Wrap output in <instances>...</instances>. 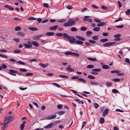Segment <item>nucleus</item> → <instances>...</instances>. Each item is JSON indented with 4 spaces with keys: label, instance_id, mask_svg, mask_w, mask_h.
Here are the masks:
<instances>
[{
    "label": "nucleus",
    "instance_id": "f257e3e1",
    "mask_svg": "<svg viewBox=\"0 0 130 130\" xmlns=\"http://www.w3.org/2000/svg\"><path fill=\"white\" fill-rule=\"evenodd\" d=\"M13 118V117L12 116L5 118L4 121L3 126L1 129L2 130H5L7 129L9 123L12 121Z\"/></svg>",
    "mask_w": 130,
    "mask_h": 130
},
{
    "label": "nucleus",
    "instance_id": "f03ea898",
    "mask_svg": "<svg viewBox=\"0 0 130 130\" xmlns=\"http://www.w3.org/2000/svg\"><path fill=\"white\" fill-rule=\"evenodd\" d=\"M63 37L66 38L67 40H69V42L73 44L75 42V38L73 36H70L67 34L65 33L63 34Z\"/></svg>",
    "mask_w": 130,
    "mask_h": 130
},
{
    "label": "nucleus",
    "instance_id": "7ed1b4c3",
    "mask_svg": "<svg viewBox=\"0 0 130 130\" xmlns=\"http://www.w3.org/2000/svg\"><path fill=\"white\" fill-rule=\"evenodd\" d=\"M75 20L74 19H70L68 20L67 22L64 23L63 25L65 27L72 26L75 24Z\"/></svg>",
    "mask_w": 130,
    "mask_h": 130
},
{
    "label": "nucleus",
    "instance_id": "20e7f679",
    "mask_svg": "<svg viewBox=\"0 0 130 130\" xmlns=\"http://www.w3.org/2000/svg\"><path fill=\"white\" fill-rule=\"evenodd\" d=\"M64 54L65 55H71L74 56L76 57H78L79 56V54L77 53L71 52L69 51H68L64 53Z\"/></svg>",
    "mask_w": 130,
    "mask_h": 130
},
{
    "label": "nucleus",
    "instance_id": "39448f33",
    "mask_svg": "<svg viewBox=\"0 0 130 130\" xmlns=\"http://www.w3.org/2000/svg\"><path fill=\"white\" fill-rule=\"evenodd\" d=\"M28 44L26 43H23V44L25 47L26 48H31L32 47V45L31 44V42L30 41H27Z\"/></svg>",
    "mask_w": 130,
    "mask_h": 130
},
{
    "label": "nucleus",
    "instance_id": "423d86ee",
    "mask_svg": "<svg viewBox=\"0 0 130 130\" xmlns=\"http://www.w3.org/2000/svg\"><path fill=\"white\" fill-rule=\"evenodd\" d=\"M116 43V42H108L104 44L103 45L104 47H107L114 45Z\"/></svg>",
    "mask_w": 130,
    "mask_h": 130
},
{
    "label": "nucleus",
    "instance_id": "0eeeda50",
    "mask_svg": "<svg viewBox=\"0 0 130 130\" xmlns=\"http://www.w3.org/2000/svg\"><path fill=\"white\" fill-rule=\"evenodd\" d=\"M56 116V115L55 114L53 115L46 117L45 119L46 120L52 119L55 118Z\"/></svg>",
    "mask_w": 130,
    "mask_h": 130
},
{
    "label": "nucleus",
    "instance_id": "6e6552de",
    "mask_svg": "<svg viewBox=\"0 0 130 130\" xmlns=\"http://www.w3.org/2000/svg\"><path fill=\"white\" fill-rule=\"evenodd\" d=\"M121 35L120 34H117L114 36V37L115 38L114 39V40L115 41H119L120 40V37Z\"/></svg>",
    "mask_w": 130,
    "mask_h": 130
},
{
    "label": "nucleus",
    "instance_id": "1a4fd4ad",
    "mask_svg": "<svg viewBox=\"0 0 130 130\" xmlns=\"http://www.w3.org/2000/svg\"><path fill=\"white\" fill-rule=\"evenodd\" d=\"M71 66L70 65L68 66L66 69L68 71L70 72H73L74 71V70L73 69L71 68Z\"/></svg>",
    "mask_w": 130,
    "mask_h": 130
},
{
    "label": "nucleus",
    "instance_id": "9d476101",
    "mask_svg": "<svg viewBox=\"0 0 130 130\" xmlns=\"http://www.w3.org/2000/svg\"><path fill=\"white\" fill-rule=\"evenodd\" d=\"M54 125L53 123H51L50 124L47 126H44V128L45 129H47L49 128H51L53 127Z\"/></svg>",
    "mask_w": 130,
    "mask_h": 130
},
{
    "label": "nucleus",
    "instance_id": "9b49d317",
    "mask_svg": "<svg viewBox=\"0 0 130 130\" xmlns=\"http://www.w3.org/2000/svg\"><path fill=\"white\" fill-rule=\"evenodd\" d=\"M108 109L107 108H106L105 109L103 112V116L105 117L107 115L108 112Z\"/></svg>",
    "mask_w": 130,
    "mask_h": 130
},
{
    "label": "nucleus",
    "instance_id": "f8f14e48",
    "mask_svg": "<svg viewBox=\"0 0 130 130\" xmlns=\"http://www.w3.org/2000/svg\"><path fill=\"white\" fill-rule=\"evenodd\" d=\"M75 37L76 38L82 41H84L85 40V38H84L79 36H76Z\"/></svg>",
    "mask_w": 130,
    "mask_h": 130
},
{
    "label": "nucleus",
    "instance_id": "ddd939ff",
    "mask_svg": "<svg viewBox=\"0 0 130 130\" xmlns=\"http://www.w3.org/2000/svg\"><path fill=\"white\" fill-rule=\"evenodd\" d=\"M26 123L25 121H24L23 122V123L21 124L20 126V129L21 130H23L24 127V124Z\"/></svg>",
    "mask_w": 130,
    "mask_h": 130
},
{
    "label": "nucleus",
    "instance_id": "4468645a",
    "mask_svg": "<svg viewBox=\"0 0 130 130\" xmlns=\"http://www.w3.org/2000/svg\"><path fill=\"white\" fill-rule=\"evenodd\" d=\"M58 25H56L54 26H52L49 27V29L50 30H55L58 27Z\"/></svg>",
    "mask_w": 130,
    "mask_h": 130
},
{
    "label": "nucleus",
    "instance_id": "2eb2a0df",
    "mask_svg": "<svg viewBox=\"0 0 130 130\" xmlns=\"http://www.w3.org/2000/svg\"><path fill=\"white\" fill-rule=\"evenodd\" d=\"M17 34L18 36H21L22 37H24L25 35V34L24 32L21 31L18 32Z\"/></svg>",
    "mask_w": 130,
    "mask_h": 130
},
{
    "label": "nucleus",
    "instance_id": "dca6fc26",
    "mask_svg": "<svg viewBox=\"0 0 130 130\" xmlns=\"http://www.w3.org/2000/svg\"><path fill=\"white\" fill-rule=\"evenodd\" d=\"M78 80L79 81L84 84H85L86 82V80H85L84 79L82 78H78Z\"/></svg>",
    "mask_w": 130,
    "mask_h": 130
},
{
    "label": "nucleus",
    "instance_id": "f3484780",
    "mask_svg": "<svg viewBox=\"0 0 130 130\" xmlns=\"http://www.w3.org/2000/svg\"><path fill=\"white\" fill-rule=\"evenodd\" d=\"M87 59L88 60H90L92 61H97V59L95 58H92L91 57H88Z\"/></svg>",
    "mask_w": 130,
    "mask_h": 130
},
{
    "label": "nucleus",
    "instance_id": "a211bd4d",
    "mask_svg": "<svg viewBox=\"0 0 130 130\" xmlns=\"http://www.w3.org/2000/svg\"><path fill=\"white\" fill-rule=\"evenodd\" d=\"M31 44H33L34 46L36 47H38V43L36 41H32L31 42Z\"/></svg>",
    "mask_w": 130,
    "mask_h": 130
},
{
    "label": "nucleus",
    "instance_id": "6ab92c4d",
    "mask_svg": "<svg viewBox=\"0 0 130 130\" xmlns=\"http://www.w3.org/2000/svg\"><path fill=\"white\" fill-rule=\"evenodd\" d=\"M4 7L8 8L10 10H13L14 9L13 8L10 7V6L9 5H6L4 6Z\"/></svg>",
    "mask_w": 130,
    "mask_h": 130
},
{
    "label": "nucleus",
    "instance_id": "aec40b11",
    "mask_svg": "<svg viewBox=\"0 0 130 130\" xmlns=\"http://www.w3.org/2000/svg\"><path fill=\"white\" fill-rule=\"evenodd\" d=\"M29 29L32 31H36L38 30V29L35 27H29Z\"/></svg>",
    "mask_w": 130,
    "mask_h": 130
},
{
    "label": "nucleus",
    "instance_id": "412c9836",
    "mask_svg": "<svg viewBox=\"0 0 130 130\" xmlns=\"http://www.w3.org/2000/svg\"><path fill=\"white\" fill-rule=\"evenodd\" d=\"M65 111H62L60 112H58L56 113L58 115H59L61 116L62 115H63L65 113Z\"/></svg>",
    "mask_w": 130,
    "mask_h": 130
},
{
    "label": "nucleus",
    "instance_id": "4be33fe9",
    "mask_svg": "<svg viewBox=\"0 0 130 130\" xmlns=\"http://www.w3.org/2000/svg\"><path fill=\"white\" fill-rule=\"evenodd\" d=\"M74 101L77 102L79 104H80V103L82 104H84V102L82 101H80L79 100L77 99H75Z\"/></svg>",
    "mask_w": 130,
    "mask_h": 130
},
{
    "label": "nucleus",
    "instance_id": "5701e85b",
    "mask_svg": "<svg viewBox=\"0 0 130 130\" xmlns=\"http://www.w3.org/2000/svg\"><path fill=\"white\" fill-rule=\"evenodd\" d=\"M54 34V33L52 32H48L46 33V35L48 36H52Z\"/></svg>",
    "mask_w": 130,
    "mask_h": 130
},
{
    "label": "nucleus",
    "instance_id": "b1692460",
    "mask_svg": "<svg viewBox=\"0 0 130 130\" xmlns=\"http://www.w3.org/2000/svg\"><path fill=\"white\" fill-rule=\"evenodd\" d=\"M9 71L10 72H8V73L10 74V73L11 74L12 73H17V71L15 70H9Z\"/></svg>",
    "mask_w": 130,
    "mask_h": 130
},
{
    "label": "nucleus",
    "instance_id": "393cba45",
    "mask_svg": "<svg viewBox=\"0 0 130 130\" xmlns=\"http://www.w3.org/2000/svg\"><path fill=\"white\" fill-rule=\"evenodd\" d=\"M99 23L97 25V26L98 27H100L102 26H104L106 24V23L104 22H102Z\"/></svg>",
    "mask_w": 130,
    "mask_h": 130
},
{
    "label": "nucleus",
    "instance_id": "a878e982",
    "mask_svg": "<svg viewBox=\"0 0 130 130\" xmlns=\"http://www.w3.org/2000/svg\"><path fill=\"white\" fill-rule=\"evenodd\" d=\"M39 65H41L42 67L43 68H45L48 66V63H47L46 64H42V63H40L39 64Z\"/></svg>",
    "mask_w": 130,
    "mask_h": 130
},
{
    "label": "nucleus",
    "instance_id": "bb28decb",
    "mask_svg": "<svg viewBox=\"0 0 130 130\" xmlns=\"http://www.w3.org/2000/svg\"><path fill=\"white\" fill-rule=\"evenodd\" d=\"M108 41V39L107 38L101 39L100 40V41L102 42H105Z\"/></svg>",
    "mask_w": 130,
    "mask_h": 130
},
{
    "label": "nucleus",
    "instance_id": "cd10ccee",
    "mask_svg": "<svg viewBox=\"0 0 130 130\" xmlns=\"http://www.w3.org/2000/svg\"><path fill=\"white\" fill-rule=\"evenodd\" d=\"M75 42L77 44H82L83 43V42L80 40H77L75 41Z\"/></svg>",
    "mask_w": 130,
    "mask_h": 130
},
{
    "label": "nucleus",
    "instance_id": "c85d7f7f",
    "mask_svg": "<svg viewBox=\"0 0 130 130\" xmlns=\"http://www.w3.org/2000/svg\"><path fill=\"white\" fill-rule=\"evenodd\" d=\"M102 68L104 69H109L110 67L108 65H104L102 66Z\"/></svg>",
    "mask_w": 130,
    "mask_h": 130
},
{
    "label": "nucleus",
    "instance_id": "c756f323",
    "mask_svg": "<svg viewBox=\"0 0 130 130\" xmlns=\"http://www.w3.org/2000/svg\"><path fill=\"white\" fill-rule=\"evenodd\" d=\"M105 120L103 118H101L100 120V122L101 124H103Z\"/></svg>",
    "mask_w": 130,
    "mask_h": 130
},
{
    "label": "nucleus",
    "instance_id": "7c9ffc66",
    "mask_svg": "<svg viewBox=\"0 0 130 130\" xmlns=\"http://www.w3.org/2000/svg\"><path fill=\"white\" fill-rule=\"evenodd\" d=\"M93 30L95 31H99L100 30V28L98 27H96L93 28Z\"/></svg>",
    "mask_w": 130,
    "mask_h": 130
},
{
    "label": "nucleus",
    "instance_id": "2f4dec72",
    "mask_svg": "<svg viewBox=\"0 0 130 130\" xmlns=\"http://www.w3.org/2000/svg\"><path fill=\"white\" fill-rule=\"evenodd\" d=\"M92 71L95 72H100L101 71V69H92Z\"/></svg>",
    "mask_w": 130,
    "mask_h": 130
},
{
    "label": "nucleus",
    "instance_id": "473e14b6",
    "mask_svg": "<svg viewBox=\"0 0 130 130\" xmlns=\"http://www.w3.org/2000/svg\"><path fill=\"white\" fill-rule=\"evenodd\" d=\"M87 77L91 79H95V77L94 76L91 75H88Z\"/></svg>",
    "mask_w": 130,
    "mask_h": 130
},
{
    "label": "nucleus",
    "instance_id": "72a5a7b5",
    "mask_svg": "<svg viewBox=\"0 0 130 130\" xmlns=\"http://www.w3.org/2000/svg\"><path fill=\"white\" fill-rule=\"evenodd\" d=\"M77 30V29L75 27H72L71 29V30L72 31H75Z\"/></svg>",
    "mask_w": 130,
    "mask_h": 130
},
{
    "label": "nucleus",
    "instance_id": "f704fd0d",
    "mask_svg": "<svg viewBox=\"0 0 130 130\" xmlns=\"http://www.w3.org/2000/svg\"><path fill=\"white\" fill-rule=\"evenodd\" d=\"M80 29L82 31H85L87 30V28L85 27H82L80 28Z\"/></svg>",
    "mask_w": 130,
    "mask_h": 130
},
{
    "label": "nucleus",
    "instance_id": "c9c22d12",
    "mask_svg": "<svg viewBox=\"0 0 130 130\" xmlns=\"http://www.w3.org/2000/svg\"><path fill=\"white\" fill-rule=\"evenodd\" d=\"M21 28L19 26H17L15 28V31H19L21 30Z\"/></svg>",
    "mask_w": 130,
    "mask_h": 130
},
{
    "label": "nucleus",
    "instance_id": "e433bc0d",
    "mask_svg": "<svg viewBox=\"0 0 130 130\" xmlns=\"http://www.w3.org/2000/svg\"><path fill=\"white\" fill-rule=\"evenodd\" d=\"M90 84L92 85H98V83L94 82H90Z\"/></svg>",
    "mask_w": 130,
    "mask_h": 130
},
{
    "label": "nucleus",
    "instance_id": "4c0bfd02",
    "mask_svg": "<svg viewBox=\"0 0 130 130\" xmlns=\"http://www.w3.org/2000/svg\"><path fill=\"white\" fill-rule=\"evenodd\" d=\"M98 36H94L92 37V38L93 40H97L98 39Z\"/></svg>",
    "mask_w": 130,
    "mask_h": 130
},
{
    "label": "nucleus",
    "instance_id": "58836bf2",
    "mask_svg": "<svg viewBox=\"0 0 130 130\" xmlns=\"http://www.w3.org/2000/svg\"><path fill=\"white\" fill-rule=\"evenodd\" d=\"M94 67V66L92 65H89L87 66V68L88 69H91Z\"/></svg>",
    "mask_w": 130,
    "mask_h": 130
},
{
    "label": "nucleus",
    "instance_id": "ea45409f",
    "mask_svg": "<svg viewBox=\"0 0 130 130\" xmlns=\"http://www.w3.org/2000/svg\"><path fill=\"white\" fill-rule=\"evenodd\" d=\"M37 18H34L32 17H31L30 18H29L28 19V20H36Z\"/></svg>",
    "mask_w": 130,
    "mask_h": 130
},
{
    "label": "nucleus",
    "instance_id": "a19ab883",
    "mask_svg": "<svg viewBox=\"0 0 130 130\" xmlns=\"http://www.w3.org/2000/svg\"><path fill=\"white\" fill-rule=\"evenodd\" d=\"M17 62L19 64H21L23 65H25V63L22 61H18Z\"/></svg>",
    "mask_w": 130,
    "mask_h": 130
},
{
    "label": "nucleus",
    "instance_id": "79ce46f5",
    "mask_svg": "<svg viewBox=\"0 0 130 130\" xmlns=\"http://www.w3.org/2000/svg\"><path fill=\"white\" fill-rule=\"evenodd\" d=\"M93 105L94 107L96 109L97 108L99 107V105L97 103H94L93 104Z\"/></svg>",
    "mask_w": 130,
    "mask_h": 130
},
{
    "label": "nucleus",
    "instance_id": "37998d69",
    "mask_svg": "<svg viewBox=\"0 0 130 130\" xmlns=\"http://www.w3.org/2000/svg\"><path fill=\"white\" fill-rule=\"evenodd\" d=\"M112 80L113 81L115 82H117L120 81V79L119 78H115L113 79Z\"/></svg>",
    "mask_w": 130,
    "mask_h": 130
},
{
    "label": "nucleus",
    "instance_id": "c03bdc74",
    "mask_svg": "<svg viewBox=\"0 0 130 130\" xmlns=\"http://www.w3.org/2000/svg\"><path fill=\"white\" fill-rule=\"evenodd\" d=\"M79 76H72L71 77V78L72 79H78Z\"/></svg>",
    "mask_w": 130,
    "mask_h": 130
},
{
    "label": "nucleus",
    "instance_id": "a18cd8bd",
    "mask_svg": "<svg viewBox=\"0 0 130 130\" xmlns=\"http://www.w3.org/2000/svg\"><path fill=\"white\" fill-rule=\"evenodd\" d=\"M37 60L36 59H33L30 60L28 61L29 62H31L34 61H36Z\"/></svg>",
    "mask_w": 130,
    "mask_h": 130
},
{
    "label": "nucleus",
    "instance_id": "49530a36",
    "mask_svg": "<svg viewBox=\"0 0 130 130\" xmlns=\"http://www.w3.org/2000/svg\"><path fill=\"white\" fill-rule=\"evenodd\" d=\"M92 33V32L90 31H87L86 32V34L87 36H89V35Z\"/></svg>",
    "mask_w": 130,
    "mask_h": 130
},
{
    "label": "nucleus",
    "instance_id": "de8ad7c7",
    "mask_svg": "<svg viewBox=\"0 0 130 130\" xmlns=\"http://www.w3.org/2000/svg\"><path fill=\"white\" fill-rule=\"evenodd\" d=\"M112 91L114 93H117L118 92V91L115 89H113L112 90Z\"/></svg>",
    "mask_w": 130,
    "mask_h": 130
},
{
    "label": "nucleus",
    "instance_id": "09e8293b",
    "mask_svg": "<svg viewBox=\"0 0 130 130\" xmlns=\"http://www.w3.org/2000/svg\"><path fill=\"white\" fill-rule=\"evenodd\" d=\"M59 76L60 77L66 78H67L68 77L67 76L64 75H60Z\"/></svg>",
    "mask_w": 130,
    "mask_h": 130
},
{
    "label": "nucleus",
    "instance_id": "8fccbe9b",
    "mask_svg": "<svg viewBox=\"0 0 130 130\" xmlns=\"http://www.w3.org/2000/svg\"><path fill=\"white\" fill-rule=\"evenodd\" d=\"M19 70L20 71L23 72H26L27 71V70L25 69H20Z\"/></svg>",
    "mask_w": 130,
    "mask_h": 130
},
{
    "label": "nucleus",
    "instance_id": "3c124183",
    "mask_svg": "<svg viewBox=\"0 0 130 130\" xmlns=\"http://www.w3.org/2000/svg\"><path fill=\"white\" fill-rule=\"evenodd\" d=\"M63 35V34L61 33H57L56 34V35L58 36L61 37Z\"/></svg>",
    "mask_w": 130,
    "mask_h": 130
},
{
    "label": "nucleus",
    "instance_id": "603ef678",
    "mask_svg": "<svg viewBox=\"0 0 130 130\" xmlns=\"http://www.w3.org/2000/svg\"><path fill=\"white\" fill-rule=\"evenodd\" d=\"M111 73H119V70H116V71H111Z\"/></svg>",
    "mask_w": 130,
    "mask_h": 130
},
{
    "label": "nucleus",
    "instance_id": "864d4df0",
    "mask_svg": "<svg viewBox=\"0 0 130 130\" xmlns=\"http://www.w3.org/2000/svg\"><path fill=\"white\" fill-rule=\"evenodd\" d=\"M49 21L48 19H46L43 20L42 21V23H44L48 22Z\"/></svg>",
    "mask_w": 130,
    "mask_h": 130
},
{
    "label": "nucleus",
    "instance_id": "5fc2aeb1",
    "mask_svg": "<svg viewBox=\"0 0 130 130\" xmlns=\"http://www.w3.org/2000/svg\"><path fill=\"white\" fill-rule=\"evenodd\" d=\"M33 74V73H26L25 74V75L27 76H31Z\"/></svg>",
    "mask_w": 130,
    "mask_h": 130
},
{
    "label": "nucleus",
    "instance_id": "6e6d98bb",
    "mask_svg": "<svg viewBox=\"0 0 130 130\" xmlns=\"http://www.w3.org/2000/svg\"><path fill=\"white\" fill-rule=\"evenodd\" d=\"M13 52L16 53H20V51L19 50H13Z\"/></svg>",
    "mask_w": 130,
    "mask_h": 130
},
{
    "label": "nucleus",
    "instance_id": "4d7b16f0",
    "mask_svg": "<svg viewBox=\"0 0 130 130\" xmlns=\"http://www.w3.org/2000/svg\"><path fill=\"white\" fill-rule=\"evenodd\" d=\"M125 61L126 63H128L129 64H130V63L129 59L127 58H126L125 59Z\"/></svg>",
    "mask_w": 130,
    "mask_h": 130
},
{
    "label": "nucleus",
    "instance_id": "13d9d810",
    "mask_svg": "<svg viewBox=\"0 0 130 130\" xmlns=\"http://www.w3.org/2000/svg\"><path fill=\"white\" fill-rule=\"evenodd\" d=\"M66 7L68 9H71L73 8L72 6L71 5L67 6H66Z\"/></svg>",
    "mask_w": 130,
    "mask_h": 130
},
{
    "label": "nucleus",
    "instance_id": "bf43d9fd",
    "mask_svg": "<svg viewBox=\"0 0 130 130\" xmlns=\"http://www.w3.org/2000/svg\"><path fill=\"white\" fill-rule=\"evenodd\" d=\"M0 56L2 57L5 58H7L8 57L6 56L1 54H0Z\"/></svg>",
    "mask_w": 130,
    "mask_h": 130
},
{
    "label": "nucleus",
    "instance_id": "052dcab7",
    "mask_svg": "<svg viewBox=\"0 0 130 130\" xmlns=\"http://www.w3.org/2000/svg\"><path fill=\"white\" fill-rule=\"evenodd\" d=\"M130 12V9H129L127 10L125 12V14L127 15H128L129 14V12Z\"/></svg>",
    "mask_w": 130,
    "mask_h": 130
},
{
    "label": "nucleus",
    "instance_id": "680f3d73",
    "mask_svg": "<svg viewBox=\"0 0 130 130\" xmlns=\"http://www.w3.org/2000/svg\"><path fill=\"white\" fill-rule=\"evenodd\" d=\"M106 85L109 87H110L112 86V84L110 83H106Z\"/></svg>",
    "mask_w": 130,
    "mask_h": 130
},
{
    "label": "nucleus",
    "instance_id": "e2e57ef3",
    "mask_svg": "<svg viewBox=\"0 0 130 130\" xmlns=\"http://www.w3.org/2000/svg\"><path fill=\"white\" fill-rule=\"evenodd\" d=\"M116 28H122L123 27V25H122L119 26H115Z\"/></svg>",
    "mask_w": 130,
    "mask_h": 130
},
{
    "label": "nucleus",
    "instance_id": "0e129e2a",
    "mask_svg": "<svg viewBox=\"0 0 130 130\" xmlns=\"http://www.w3.org/2000/svg\"><path fill=\"white\" fill-rule=\"evenodd\" d=\"M62 107V106L61 105H59L57 106V108L59 109H61Z\"/></svg>",
    "mask_w": 130,
    "mask_h": 130
},
{
    "label": "nucleus",
    "instance_id": "69168bd1",
    "mask_svg": "<svg viewBox=\"0 0 130 130\" xmlns=\"http://www.w3.org/2000/svg\"><path fill=\"white\" fill-rule=\"evenodd\" d=\"M43 6L44 7H45L47 8L49 7L48 4L46 3H43Z\"/></svg>",
    "mask_w": 130,
    "mask_h": 130
},
{
    "label": "nucleus",
    "instance_id": "338daca9",
    "mask_svg": "<svg viewBox=\"0 0 130 130\" xmlns=\"http://www.w3.org/2000/svg\"><path fill=\"white\" fill-rule=\"evenodd\" d=\"M87 10V9L86 8H83L82 10L81 11V12H85Z\"/></svg>",
    "mask_w": 130,
    "mask_h": 130
},
{
    "label": "nucleus",
    "instance_id": "774afa93",
    "mask_svg": "<svg viewBox=\"0 0 130 130\" xmlns=\"http://www.w3.org/2000/svg\"><path fill=\"white\" fill-rule=\"evenodd\" d=\"M89 41L91 43H95L96 42L94 40H89Z\"/></svg>",
    "mask_w": 130,
    "mask_h": 130
}]
</instances>
